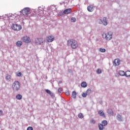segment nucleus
Masks as SVG:
<instances>
[{"instance_id": "22", "label": "nucleus", "mask_w": 130, "mask_h": 130, "mask_svg": "<svg viewBox=\"0 0 130 130\" xmlns=\"http://www.w3.org/2000/svg\"><path fill=\"white\" fill-rule=\"evenodd\" d=\"M117 119L118 120H119V121H121V120H122V119L121 118V116L120 115H118L117 116Z\"/></svg>"}, {"instance_id": "14", "label": "nucleus", "mask_w": 130, "mask_h": 130, "mask_svg": "<svg viewBox=\"0 0 130 130\" xmlns=\"http://www.w3.org/2000/svg\"><path fill=\"white\" fill-rule=\"evenodd\" d=\"M64 14H68L72 13V9H67L63 11Z\"/></svg>"}, {"instance_id": "21", "label": "nucleus", "mask_w": 130, "mask_h": 130, "mask_svg": "<svg viewBox=\"0 0 130 130\" xmlns=\"http://www.w3.org/2000/svg\"><path fill=\"white\" fill-rule=\"evenodd\" d=\"M16 99L17 100H21L22 99V95L20 94H18L16 95Z\"/></svg>"}, {"instance_id": "30", "label": "nucleus", "mask_w": 130, "mask_h": 130, "mask_svg": "<svg viewBox=\"0 0 130 130\" xmlns=\"http://www.w3.org/2000/svg\"><path fill=\"white\" fill-rule=\"evenodd\" d=\"M87 95H88V94H87L86 92H85V93L83 92V93H82V97H84L85 98L87 97Z\"/></svg>"}, {"instance_id": "24", "label": "nucleus", "mask_w": 130, "mask_h": 130, "mask_svg": "<svg viewBox=\"0 0 130 130\" xmlns=\"http://www.w3.org/2000/svg\"><path fill=\"white\" fill-rule=\"evenodd\" d=\"M125 76L126 77H130V71H126L125 72Z\"/></svg>"}, {"instance_id": "32", "label": "nucleus", "mask_w": 130, "mask_h": 130, "mask_svg": "<svg viewBox=\"0 0 130 130\" xmlns=\"http://www.w3.org/2000/svg\"><path fill=\"white\" fill-rule=\"evenodd\" d=\"M17 77H21V76H22V73L21 72H19L17 74Z\"/></svg>"}, {"instance_id": "31", "label": "nucleus", "mask_w": 130, "mask_h": 130, "mask_svg": "<svg viewBox=\"0 0 130 130\" xmlns=\"http://www.w3.org/2000/svg\"><path fill=\"white\" fill-rule=\"evenodd\" d=\"M58 91L59 93H61V92H62V89L61 88H58Z\"/></svg>"}, {"instance_id": "2", "label": "nucleus", "mask_w": 130, "mask_h": 130, "mask_svg": "<svg viewBox=\"0 0 130 130\" xmlns=\"http://www.w3.org/2000/svg\"><path fill=\"white\" fill-rule=\"evenodd\" d=\"M21 88V83L18 81H15L12 84V89L13 91H18Z\"/></svg>"}, {"instance_id": "20", "label": "nucleus", "mask_w": 130, "mask_h": 130, "mask_svg": "<svg viewBox=\"0 0 130 130\" xmlns=\"http://www.w3.org/2000/svg\"><path fill=\"white\" fill-rule=\"evenodd\" d=\"M119 75H120V76H125V72L123 71H120L119 72Z\"/></svg>"}, {"instance_id": "25", "label": "nucleus", "mask_w": 130, "mask_h": 130, "mask_svg": "<svg viewBox=\"0 0 130 130\" xmlns=\"http://www.w3.org/2000/svg\"><path fill=\"white\" fill-rule=\"evenodd\" d=\"M79 118H84V115L82 113H79L78 115Z\"/></svg>"}, {"instance_id": "35", "label": "nucleus", "mask_w": 130, "mask_h": 130, "mask_svg": "<svg viewBox=\"0 0 130 130\" xmlns=\"http://www.w3.org/2000/svg\"><path fill=\"white\" fill-rule=\"evenodd\" d=\"M3 112L1 110H0V116L3 115Z\"/></svg>"}, {"instance_id": "13", "label": "nucleus", "mask_w": 130, "mask_h": 130, "mask_svg": "<svg viewBox=\"0 0 130 130\" xmlns=\"http://www.w3.org/2000/svg\"><path fill=\"white\" fill-rule=\"evenodd\" d=\"M98 114L100 116H102V117H105V114L104 113V112L102 111V110L99 111Z\"/></svg>"}, {"instance_id": "1", "label": "nucleus", "mask_w": 130, "mask_h": 130, "mask_svg": "<svg viewBox=\"0 0 130 130\" xmlns=\"http://www.w3.org/2000/svg\"><path fill=\"white\" fill-rule=\"evenodd\" d=\"M68 46H70L72 49L78 48V42L74 39H70L67 41Z\"/></svg>"}, {"instance_id": "7", "label": "nucleus", "mask_w": 130, "mask_h": 130, "mask_svg": "<svg viewBox=\"0 0 130 130\" xmlns=\"http://www.w3.org/2000/svg\"><path fill=\"white\" fill-rule=\"evenodd\" d=\"M12 28L15 31H20L22 29V26L18 24H13L12 25Z\"/></svg>"}, {"instance_id": "18", "label": "nucleus", "mask_w": 130, "mask_h": 130, "mask_svg": "<svg viewBox=\"0 0 130 130\" xmlns=\"http://www.w3.org/2000/svg\"><path fill=\"white\" fill-rule=\"evenodd\" d=\"M87 86H88V84H87V83L85 82L81 83V87H82V88H86Z\"/></svg>"}, {"instance_id": "34", "label": "nucleus", "mask_w": 130, "mask_h": 130, "mask_svg": "<svg viewBox=\"0 0 130 130\" xmlns=\"http://www.w3.org/2000/svg\"><path fill=\"white\" fill-rule=\"evenodd\" d=\"M95 122H96V121H95V120L94 119H91V123H92L93 124H95Z\"/></svg>"}, {"instance_id": "17", "label": "nucleus", "mask_w": 130, "mask_h": 130, "mask_svg": "<svg viewBox=\"0 0 130 130\" xmlns=\"http://www.w3.org/2000/svg\"><path fill=\"white\" fill-rule=\"evenodd\" d=\"M45 91L46 92V93H47V94L50 95V96H53V93H52V92H51L50 90L48 89H46Z\"/></svg>"}, {"instance_id": "27", "label": "nucleus", "mask_w": 130, "mask_h": 130, "mask_svg": "<svg viewBox=\"0 0 130 130\" xmlns=\"http://www.w3.org/2000/svg\"><path fill=\"white\" fill-rule=\"evenodd\" d=\"M99 50L101 52H105L106 51V50L105 49H103V48H100Z\"/></svg>"}, {"instance_id": "16", "label": "nucleus", "mask_w": 130, "mask_h": 130, "mask_svg": "<svg viewBox=\"0 0 130 130\" xmlns=\"http://www.w3.org/2000/svg\"><path fill=\"white\" fill-rule=\"evenodd\" d=\"M6 79L7 80V81H11V80H12V76L7 74L6 76Z\"/></svg>"}, {"instance_id": "6", "label": "nucleus", "mask_w": 130, "mask_h": 130, "mask_svg": "<svg viewBox=\"0 0 130 130\" xmlns=\"http://www.w3.org/2000/svg\"><path fill=\"white\" fill-rule=\"evenodd\" d=\"M108 122L106 120H103L102 122V124H99V128L100 130H103L104 129V126H106V125H107Z\"/></svg>"}, {"instance_id": "15", "label": "nucleus", "mask_w": 130, "mask_h": 130, "mask_svg": "<svg viewBox=\"0 0 130 130\" xmlns=\"http://www.w3.org/2000/svg\"><path fill=\"white\" fill-rule=\"evenodd\" d=\"M22 45H23V43L21 41H18L16 42V46L18 47H21V46H22Z\"/></svg>"}, {"instance_id": "23", "label": "nucleus", "mask_w": 130, "mask_h": 130, "mask_svg": "<svg viewBox=\"0 0 130 130\" xmlns=\"http://www.w3.org/2000/svg\"><path fill=\"white\" fill-rule=\"evenodd\" d=\"M91 92H92V90H91V89H88L86 91V93L87 95H90V94H91Z\"/></svg>"}, {"instance_id": "29", "label": "nucleus", "mask_w": 130, "mask_h": 130, "mask_svg": "<svg viewBox=\"0 0 130 130\" xmlns=\"http://www.w3.org/2000/svg\"><path fill=\"white\" fill-rule=\"evenodd\" d=\"M76 21H77V19H76V18H75V17H72V18H71V22H76Z\"/></svg>"}, {"instance_id": "3", "label": "nucleus", "mask_w": 130, "mask_h": 130, "mask_svg": "<svg viewBox=\"0 0 130 130\" xmlns=\"http://www.w3.org/2000/svg\"><path fill=\"white\" fill-rule=\"evenodd\" d=\"M113 33L111 31H109L107 32L106 34L104 33L103 35V36H105V38L106 39V40L109 41V40H111V39H112V35H113Z\"/></svg>"}, {"instance_id": "36", "label": "nucleus", "mask_w": 130, "mask_h": 130, "mask_svg": "<svg viewBox=\"0 0 130 130\" xmlns=\"http://www.w3.org/2000/svg\"><path fill=\"white\" fill-rule=\"evenodd\" d=\"M69 94H70L69 92H68V93H67V94H68V95H69Z\"/></svg>"}, {"instance_id": "33", "label": "nucleus", "mask_w": 130, "mask_h": 130, "mask_svg": "<svg viewBox=\"0 0 130 130\" xmlns=\"http://www.w3.org/2000/svg\"><path fill=\"white\" fill-rule=\"evenodd\" d=\"M27 130H33V127L32 126H29L27 127Z\"/></svg>"}, {"instance_id": "11", "label": "nucleus", "mask_w": 130, "mask_h": 130, "mask_svg": "<svg viewBox=\"0 0 130 130\" xmlns=\"http://www.w3.org/2000/svg\"><path fill=\"white\" fill-rule=\"evenodd\" d=\"M47 40L48 42H52V41H54V37L52 36H49L47 38Z\"/></svg>"}, {"instance_id": "5", "label": "nucleus", "mask_w": 130, "mask_h": 130, "mask_svg": "<svg viewBox=\"0 0 130 130\" xmlns=\"http://www.w3.org/2000/svg\"><path fill=\"white\" fill-rule=\"evenodd\" d=\"M44 42H45V41L42 38H37L35 40V44L37 45H41V44H42V43H44Z\"/></svg>"}, {"instance_id": "10", "label": "nucleus", "mask_w": 130, "mask_h": 130, "mask_svg": "<svg viewBox=\"0 0 130 130\" xmlns=\"http://www.w3.org/2000/svg\"><path fill=\"white\" fill-rule=\"evenodd\" d=\"M100 21H101V22H100V24H102L103 23L104 26H107V24H108V23L107 22V18L106 17H104L103 18V21H102V20H100Z\"/></svg>"}, {"instance_id": "28", "label": "nucleus", "mask_w": 130, "mask_h": 130, "mask_svg": "<svg viewBox=\"0 0 130 130\" xmlns=\"http://www.w3.org/2000/svg\"><path fill=\"white\" fill-rule=\"evenodd\" d=\"M96 73H97V74H101V73H102V71L101 70V69H98L96 70Z\"/></svg>"}, {"instance_id": "19", "label": "nucleus", "mask_w": 130, "mask_h": 130, "mask_svg": "<svg viewBox=\"0 0 130 130\" xmlns=\"http://www.w3.org/2000/svg\"><path fill=\"white\" fill-rule=\"evenodd\" d=\"M72 97L74 99H76V97H77V92H76V91H73L72 94Z\"/></svg>"}, {"instance_id": "26", "label": "nucleus", "mask_w": 130, "mask_h": 130, "mask_svg": "<svg viewBox=\"0 0 130 130\" xmlns=\"http://www.w3.org/2000/svg\"><path fill=\"white\" fill-rule=\"evenodd\" d=\"M107 113H109V114H112L113 113V112L112 111V110L109 109L107 111Z\"/></svg>"}, {"instance_id": "12", "label": "nucleus", "mask_w": 130, "mask_h": 130, "mask_svg": "<svg viewBox=\"0 0 130 130\" xmlns=\"http://www.w3.org/2000/svg\"><path fill=\"white\" fill-rule=\"evenodd\" d=\"M95 9V7H94V5H89L87 7V10L88 12H93Z\"/></svg>"}, {"instance_id": "4", "label": "nucleus", "mask_w": 130, "mask_h": 130, "mask_svg": "<svg viewBox=\"0 0 130 130\" xmlns=\"http://www.w3.org/2000/svg\"><path fill=\"white\" fill-rule=\"evenodd\" d=\"M23 16H28L30 14V9L29 8H25L23 9L21 12Z\"/></svg>"}, {"instance_id": "9", "label": "nucleus", "mask_w": 130, "mask_h": 130, "mask_svg": "<svg viewBox=\"0 0 130 130\" xmlns=\"http://www.w3.org/2000/svg\"><path fill=\"white\" fill-rule=\"evenodd\" d=\"M113 64L114 67H117L118 66H119V64H120V60L118 58L115 59L113 62Z\"/></svg>"}, {"instance_id": "8", "label": "nucleus", "mask_w": 130, "mask_h": 130, "mask_svg": "<svg viewBox=\"0 0 130 130\" xmlns=\"http://www.w3.org/2000/svg\"><path fill=\"white\" fill-rule=\"evenodd\" d=\"M21 40L23 42H25V43H30L31 42V40L30 39V37L25 36L21 38Z\"/></svg>"}]
</instances>
